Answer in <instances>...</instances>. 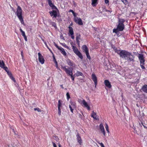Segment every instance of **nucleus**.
<instances>
[{
  "label": "nucleus",
  "instance_id": "obj_18",
  "mask_svg": "<svg viewBox=\"0 0 147 147\" xmlns=\"http://www.w3.org/2000/svg\"><path fill=\"white\" fill-rule=\"evenodd\" d=\"M104 84L108 88H111L112 86L111 84V83L108 80H105L104 81Z\"/></svg>",
  "mask_w": 147,
  "mask_h": 147
},
{
  "label": "nucleus",
  "instance_id": "obj_20",
  "mask_svg": "<svg viewBox=\"0 0 147 147\" xmlns=\"http://www.w3.org/2000/svg\"><path fill=\"white\" fill-rule=\"evenodd\" d=\"M81 38V35L80 34H77L76 37V43L78 45V46H80V40Z\"/></svg>",
  "mask_w": 147,
  "mask_h": 147
},
{
  "label": "nucleus",
  "instance_id": "obj_5",
  "mask_svg": "<svg viewBox=\"0 0 147 147\" xmlns=\"http://www.w3.org/2000/svg\"><path fill=\"white\" fill-rule=\"evenodd\" d=\"M138 59L140 60V66L143 69H145V67L144 66L145 65V59L144 55L142 54H139L138 56Z\"/></svg>",
  "mask_w": 147,
  "mask_h": 147
},
{
  "label": "nucleus",
  "instance_id": "obj_50",
  "mask_svg": "<svg viewBox=\"0 0 147 147\" xmlns=\"http://www.w3.org/2000/svg\"><path fill=\"white\" fill-rule=\"evenodd\" d=\"M72 24H73L72 23H71L70 24V26H72Z\"/></svg>",
  "mask_w": 147,
  "mask_h": 147
},
{
  "label": "nucleus",
  "instance_id": "obj_46",
  "mask_svg": "<svg viewBox=\"0 0 147 147\" xmlns=\"http://www.w3.org/2000/svg\"><path fill=\"white\" fill-rule=\"evenodd\" d=\"M53 60L55 62V61H56L55 58L54 56H53Z\"/></svg>",
  "mask_w": 147,
  "mask_h": 147
},
{
  "label": "nucleus",
  "instance_id": "obj_49",
  "mask_svg": "<svg viewBox=\"0 0 147 147\" xmlns=\"http://www.w3.org/2000/svg\"><path fill=\"white\" fill-rule=\"evenodd\" d=\"M58 146H59V147H61V145L60 144H59Z\"/></svg>",
  "mask_w": 147,
  "mask_h": 147
},
{
  "label": "nucleus",
  "instance_id": "obj_37",
  "mask_svg": "<svg viewBox=\"0 0 147 147\" xmlns=\"http://www.w3.org/2000/svg\"><path fill=\"white\" fill-rule=\"evenodd\" d=\"M34 110L35 111H37L38 112H40L41 111L40 109L38 108H34Z\"/></svg>",
  "mask_w": 147,
  "mask_h": 147
},
{
  "label": "nucleus",
  "instance_id": "obj_47",
  "mask_svg": "<svg viewBox=\"0 0 147 147\" xmlns=\"http://www.w3.org/2000/svg\"><path fill=\"white\" fill-rule=\"evenodd\" d=\"M70 44L71 46V47H72V46H74V42H70Z\"/></svg>",
  "mask_w": 147,
  "mask_h": 147
},
{
  "label": "nucleus",
  "instance_id": "obj_26",
  "mask_svg": "<svg viewBox=\"0 0 147 147\" xmlns=\"http://www.w3.org/2000/svg\"><path fill=\"white\" fill-rule=\"evenodd\" d=\"M98 0H92V5L93 7H96L98 4Z\"/></svg>",
  "mask_w": 147,
  "mask_h": 147
},
{
  "label": "nucleus",
  "instance_id": "obj_1",
  "mask_svg": "<svg viewBox=\"0 0 147 147\" xmlns=\"http://www.w3.org/2000/svg\"><path fill=\"white\" fill-rule=\"evenodd\" d=\"M120 51L119 54L121 57L127 60L128 62H134L135 61V56L131 52L125 50Z\"/></svg>",
  "mask_w": 147,
  "mask_h": 147
},
{
  "label": "nucleus",
  "instance_id": "obj_31",
  "mask_svg": "<svg viewBox=\"0 0 147 147\" xmlns=\"http://www.w3.org/2000/svg\"><path fill=\"white\" fill-rule=\"evenodd\" d=\"M105 128L106 129V130H107V132L108 133H109V126H108V125L106 123L105 124Z\"/></svg>",
  "mask_w": 147,
  "mask_h": 147
},
{
  "label": "nucleus",
  "instance_id": "obj_14",
  "mask_svg": "<svg viewBox=\"0 0 147 147\" xmlns=\"http://www.w3.org/2000/svg\"><path fill=\"white\" fill-rule=\"evenodd\" d=\"M5 64L3 60H0V67L3 69L5 71L8 70V68L6 66H5Z\"/></svg>",
  "mask_w": 147,
  "mask_h": 147
},
{
  "label": "nucleus",
  "instance_id": "obj_32",
  "mask_svg": "<svg viewBox=\"0 0 147 147\" xmlns=\"http://www.w3.org/2000/svg\"><path fill=\"white\" fill-rule=\"evenodd\" d=\"M121 1L125 5H126L128 3V1L127 0H121Z\"/></svg>",
  "mask_w": 147,
  "mask_h": 147
},
{
  "label": "nucleus",
  "instance_id": "obj_2",
  "mask_svg": "<svg viewBox=\"0 0 147 147\" xmlns=\"http://www.w3.org/2000/svg\"><path fill=\"white\" fill-rule=\"evenodd\" d=\"M49 5L53 9L52 11H49V13L51 17L53 16V18H56L59 16V11L57 8L52 2L51 0H47Z\"/></svg>",
  "mask_w": 147,
  "mask_h": 147
},
{
  "label": "nucleus",
  "instance_id": "obj_23",
  "mask_svg": "<svg viewBox=\"0 0 147 147\" xmlns=\"http://www.w3.org/2000/svg\"><path fill=\"white\" fill-rule=\"evenodd\" d=\"M83 52L86 53L89 51L86 45H83L82 47Z\"/></svg>",
  "mask_w": 147,
  "mask_h": 147
},
{
  "label": "nucleus",
  "instance_id": "obj_12",
  "mask_svg": "<svg viewBox=\"0 0 147 147\" xmlns=\"http://www.w3.org/2000/svg\"><path fill=\"white\" fill-rule=\"evenodd\" d=\"M71 112L73 113V110L76 108V103L72 102H70V105L69 106Z\"/></svg>",
  "mask_w": 147,
  "mask_h": 147
},
{
  "label": "nucleus",
  "instance_id": "obj_4",
  "mask_svg": "<svg viewBox=\"0 0 147 147\" xmlns=\"http://www.w3.org/2000/svg\"><path fill=\"white\" fill-rule=\"evenodd\" d=\"M125 22V20L122 18H119L118 21V24L117 28L118 29V31H123L125 28V25L124 23Z\"/></svg>",
  "mask_w": 147,
  "mask_h": 147
},
{
  "label": "nucleus",
  "instance_id": "obj_34",
  "mask_svg": "<svg viewBox=\"0 0 147 147\" xmlns=\"http://www.w3.org/2000/svg\"><path fill=\"white\" fill-rule=\"evenodd\" d=\"M69 12H71L72 13H73V15H74V17H76V13H75L74 12V11L72 10H71V9H70L69 10Z\"/></svg>",
  "mask_w": 147,
  "mask_h": 147
},
{
  "label": "nucleus",
  "instance_id": "obj_44",
  "mask_svg": "<svg viewBox=\"0 0 147 147\" xmlns=\"http://www.w3.org/2000/svg\"><path fill=\"white\" fill-rule=\"evenodd\" d=\"M21 55L22 57V58L23 59L24 58V55L22 51L21 52Z\"/></svg>",
  "mask_w": 147,
  "mask_h": 147
},
{
  "label": "nucleus",
  "instance_id": "obj_35",
  "mask_svg": "<svg viewBox=\"0 0 147 147\" xmlns=\"http://www.w3.org/2000/svg\"><path fill=\"white\" fill-rule=\"evenodd\" d=\"M55 64L56 67L58 69L60 70V69H59V68L58 67V63H57V61H55Z\"/></svg>",
  "mask_w": 147,
  "mask_h": 147
},
{
  "label": "nucleus",
  "instance_id": "obj_39",
  "mask_svg": "<svg viewBox=\"0 0 147 147\" xmlns=\"http://www.w3.org/2000/svg\"><path fill=\"white\" fill-rule=\"evenodd\" d=\"M71 76V78L72 80L73 81H74V80L75 77H74L73 76V75H71L70 76Z\"/></svg>",
  "mask_w": 147,
  "mask_h": 147
},
{
  "label": "nucleus",
  "instance_id": "obj_28",
  "mask_svg": "<svg viewBox=\"0 0 147 147\" xmlns=\"http://www.w3.org/2000/svg\"><path fill=\"white\" fill-rule=\"evenodd\" d=\"M67 63L68 65L70 66H73V63L70 60L68 59L67 61Z\"/></svg>",
  "mask_w": 147,
  "mask_h": 147
},
{
  "label": "nucleus",
  "instance_id": "obj_30",
  "mask_svg": "<svg viewBox=\"0 0 147 147\" xmlns=\"http://www.w3.org/2000/svg\"><path fill=\"white\" fill-rule=\"evenodd\" d=\"M86 54V55L87 57V58H88L90 60H91V57L90 56V55H89V51L87 52L86 53H85Z\"/></svg>",
  "mask_w": 147,
  "mask_h": 147
},
{
  "label": "nucleus",
  "instance_id": "obj_15",
  "mask_svg": "<svg viewBox=\"0 0 147 147\" xmlns=\"http://www.w3.org/2000/svg\"><path fill=\"white\" fill-rule=\"evenodd\" d=\"M81 104L83 105L84 107L86 108L88 110H90V106L88 105L86 102L85 100H82Z\"/></svg>",
  "mask_w": 147,
  "mask_h": 147
},
{
  "label": "nucleus",
  "instance_id": "obj_43",
  "mask_svg": "<svg viewBox=\"0 0 147 147\" xmlns=\"http://www.w3.org/2000/svg\"><path fill=\"white\" fill-rule=\"evenodd\" d=\"M52 144H53V147H57L56 145L54 142H53Z\"/></svg>",
  "mask_w": 147,
  "mask_h": 147
},
{
  "label": "nucleus",
  "instance_id": "obj_13",
  "mask_svg": "<svg viewBox=\"0 0 147 147\" xmlns=\"http://www.w3.org/2000/svg\"><path fill=\"white\" fill-rule=\"evenodd\" d=\"M92 79L94 82L95 87H96L97 84V79L95 74H92L91 76Z\"/></svg>",
  "mask_w": 147,
  "mask_h": 147
},
{
  "label": "nucleus",
  "instance_id": "obj_19",
  "mask_svg": "<svg viewBox=\"0 0 147 147\" xmlns=\"http://www.w3.org/2000/svg\"><path fill=\"white\" fill-rule=\"evenodd\" d=\"M6 71L7 72V74L9 76L10 78L14 82H16V80H15L14 78L13 77L11 73L8 70H8H7V71Z\"/></svg>",
  "mask_w": 147,
  "mask_h": 147
},
{
  "label": "nucleus",
  "instance_id": "obj_52",
  "mask_svg": "<svg viewBox=\"0 0 147 147\" xmlns=\"http://www.w3.org/2000/svg\"><path fill=\"white\" fill-rule=\"evenodd\" d=\"M47 47L48 49V48H49V47H48L47 46Z\"/></svg>",
  "mask_w": 147,
  "mask_h": 147
},
{
  "label": "nucleus",
  "instance_id": "obj_48",
  "mask_svg": "<svg viewBox=\"0 0 147 147\" xmlns=\"http://www.w3.org/2000/svg\"><path fill=\"white\" fill-rule=\"evenodd\" d=\"M48 49L50 51H51V52H52V51L50 49H49V48H48Z\"/></svg>",
  "mask_w": 147,
  "mask_h": 147
},
{
  "label": "nucleus",
  "instance_id": "obj_42",
  "mask_svg": "<svg viewBox=\"0 0 147 147\" xmlns=\"http://www.w3.org/2000/svg\"><path fill=\"white\" fill-rule=\"evenodd\" d=\"M109 0H105V3L106 4H109Z\"/></svg>",
  "mask_w": 147,
  "mask_h": 147
},
{
  "label": "nucleus",
  "instance_id": "obj_29",
  "mask_svg": "<svg viewBox=\"0 0 147 147\" xmlns=\"http://www.w3.org/2000/svg\"><path fill=\"white\" fill-rule=\"evenodd\" d=\"M76 75L77 77L79 76H83V73L79 71H77L76 74Z\"/></svg>",
  "mask_w": 147,
  "mask_h": 147
},
{
  "label": "nucleus",
  "instance_id": "obj_24",
  "mask_svg": "<svg viewBox=\"0 0 147 147\" xmlns=\"http://www.w3.org/2000/svg\"><path fill=\"white\" fill-rule=\"evenodd\" d=\"M58 49L60 51L61 53L64 56H65L66 55V53L65 51L64 50V49L63 48H62L61 47H60L59 48V49Z\"/></svg>",
  "mask_w": 147,
  "mask_h": 147
},
{
  "label": "nucleus",
  "instance_id": "obj_9",
  "mask_svg": "<svg viewBox=\"0 0 147 147\" xmlns=\"http://www.w3.org/2000/svg\"><path fill=\"white\" fill-rule=\"evenodd\" d=\"M74 21L79 25H82L83 24L82 21L80 18H78L76 16L74 18Z\"/></svg>",
  "mask_w": 147,
  "mask_h": 147
},
{
  "label": "nucleus",
  "instance_id": "obj_27",
  "mask_svg": "<svg viewBox=\"0 0 147 147\" xmlns=\"http://www.w3.org/2000/svg\"><path fill=\"white\" fill-rule=\"evenodd\" d=\"M91 116L92 117L95 119H96V113L94 112V111H92Z\"/></svg>",
  "mask_w": 147,
  "mask_h": 147
},
{
  "label": "nucleus",
  "instance_id": "obj_22",
  "mask_svg": "<svg viewBox=\"0 0 147 147\" xmlns=\"http://www.w3.org/2000/svg\"><path fill=\"white\" fill-rule=\"evenodd\" d=\"M20 32H21L22 35L24 37L25 40V41H27V37L26 35L25 32L23 31L21 28H20Z\"/></svg>",
  "mask_w": 147,
  "mask_h": 147
},
{
  "label": "nucleus",
  "instance_id": "obj_36",
  "mask_svg": "<svg viewBox=\"0 0 147 147\" xmlns=\"http://www.w3.org/2000/svg\"><path fill=\"white\" fill-rule=\"evenodd\" d=\"M66 96L67 97V99L68 100L69 98H70V95L68 92H67L66 93Z\"/></svg>",
  "mask_w": 147,
  "mask_h": 147
},
{
  "label": "nucleus",
  "instance_id": "obj_10",
  "mask_svg": "<svg viewBox=\"0 0 147 147\" xmlns=\"http://www.w3.org/2000/svg\"><path fill=\"white\" fill-rule=\"evenodd\" d=\"M38 58L39 62L42 64L45 63V60L43 56L40 53H38Z\"/></svg>",
  "mask_w": 147,
  "mask_h": 147
},
{
  "label": "nucleus",
  "instance_id": "obj_21",
  "mask_svg": "<svg viewBox=\"0 0 147 147\" xmlns=\"http://www.w3.org/2000/svg\"><path fill=\"white\" fill-rule=\"evenodd\" d=\"M100 129L101 132L103 133L104 136H105V131L104 127L102 123L100 124L99 125Z\"/></svg>",
  "mask_w": 147,
  "mask_h": 147
},
{
  "label": "nucleus",
  "instance_id": "obj_38",
  "mask_svg": "<svg viewBox=\"0 0 147 147\" xmlns=\"http://www.w3.org/2000/svg\"><path fill=\"white\" fill-rule=\"evenodd\" d=\"M64 47L66 48L67 49H69V47L67 46L65 44H64L62 45Z\"/></svg>",
  "mask_w": 147,
  "mask_h": 147
},
{
  "label": "nucleus",
  "instance_id": "obj_33",
  "mask_svg": "<svg viewBox=\"0 0 147 147\" xmlns=\"http://www.w3.org/2000/svg\"><path fill=\"white\" fill-rule=\"evenodd\" d=\"M118 29L117 28H114L113 30V32L117 34L118 32Z\"/></svg>",
  "mask_w": 147,
  "mask_h": 147
},
{
  "label": "nucleus",
  "instance_id": "obj_6",
  "mask_svg": "<svg viewBox=\"0 0 147 147\" xmlns=\"http://www.w3.org/2000/svg\"><path fill=\"white\" fill-rule=\"evenodd\" d=\"M61 68L65 72L68 76H70L73 75V69L71 68L68 67V68H66V66H62Z\"/></svg>",
  "mask_w": 147,
  "mask_h": 147
},
{
  "label": "nucleus",
  "instance_id": "obj_11",
  "mask_svg": "<svg viewBox=\"0 0 147 147\" xmlns=\"http://www.w3.org/2000/svg\"><path fill=\"white\" fill-rule=\"evenodd\" d=\"M68 28H69V34L71 35V38L72 39H74V32L72 27L69 26Z\"/></svg>",
  "mask_w": 147,
  "mask_h": 147
},
{
  "label": "nucleus",
  "instance_id": "obj_8",
  "mask_svg": "<svg viewBox=\"0 0 147 147\" xmlns=\"http://www.w3.org/2000/svg\"><path fill=\"white\" fill-rule=\"evenodd\" d=\"M63 101L61 100H58V104L57 105L58 109V114L59 115H61V107H62V103Z\"/></svg>",
  "mask_w": 147,
  "mask_h": 147
},
{
  "label": "nucleus",
  "instance_id": "obj_7",
  "mask_svg": "<svg viewBox=\"0 0 147 147\" xmlns=\"http://www.w3.org/2000/svg\"><path fill=\"white\" fill-rule=\"evenodd\" d=\"M72 49L73 51L75 54L76 55L82 60L83 59V57L82 53L78 50L77 48L75 46H73Z\"/></svg>",
  "mask_w": 147,
  "mask_h": 147
},
{
  "label": "nucleus",
  "instance_id": "obj_17",
  "mask_svg": "<svg viewBox=\"0 0 147 147\" xmlns=\"http://www.w3.org/2000/svg\"><path fill=\"white\" fill-rule=\"evenodd\" d=\"M142 125L144 128L147 129V121L146 120L142 121L141 122V123H139V125L142 127Z\"/></svg>",
  "mask_w": 147,
  "mask_h": 147
},
{
  "label": "nucleus",
  "instance_id": "obj_41",
  "mask_svg": "<svg viewBox=\"0 0 147 147\" xmlns=\"http://www.w3.org/2000/svg\"><path fill=\"white\" fill-rule=\"evenodd\" d=\"M55 46L58 49H59V48L60 47H59L58 45H57L56 43H55Z\"/></svg>",
  "mask_w": 147,
  "mask_h": 147
},
{
  "label": "nucleus",
  "instance_id": "obj_16",
  "mask_svg": "<svg viewBox=\"0 0 147 147\" xmlns=\"http://www.w3.org/2000/svg\"><path fill=\"white\" fill-rule=\"evenodd\" d=\"M76 137L78 142L79 143L80 145H82V140L79 133L78 132L77 134Z\"/></svg>",
  "mask_w": 147,
  "mask_h": 147
},
{
  "label": "nucleus",
  "instance_id": "obj_40",
  "mask_svg": "<svg viewBox=\"0 0 147 147\" xmlns=\"http://www.w3.org/2000/svg\"><path fill=\"white\" fill-rule=\"evenodd\" d=\"M99 144H100L101 147H105L104 144L102 142L99 143Z\"/></svg>",
  "mask_w": 147,
  "mask_h": 147
},
{
  "label": "nucleus",
  "instance_id": "obj_25",
  "mask_svg": "<svg viewBox=\"0 0 147 147\" xmlns=\"http://www.w3.org/2000/svg\"><path fill=\"white\" fill-rule=\"evenodd\" d=\"M142 90L143 92L147 93V85H143L142 87Z\"/></svg>",
  "mask_w": 147,
  "mask_h": 147
},
{
  "label": "nucleus",
  "instance_id": "obj_45",
  "mask_svg": "<svg viewBox=\"0 0 147 147\" xmlns=\"http://www.w3.org/2000/svg\"><path fill=\"white\" fill-rule=\"evenodd\" d=\"M52 26L54 27H55L56 26V24L54 22L53 23Z\"/></svg>",
  "mask_w": 147,
  "mask_h": 147
},
{
  "label": "nucleus",
  "instance_id": "obj_3",
  "mask_svg": "<svg viewBox=\"0 0 147 147\" xmlns=\"http://www.w3.org/2000/svg\"><path fill=\"white\" fill-rule=\"evenodd\" d=\"M22 11L21 8L19 6H18L16 12V15L21 24L24 25V23L22 16Z\"/></svg>",
  "mask_w": 147,
  "mask_h": 147
},
{
  "label": "nucleus",
  "instance_id": "obj_51",
  "mask_svg": "<svg viewBox=\"0 0 147 147\" xmlns=\"http://www.w3.org/2000/svg\"><path fill=\"white\" fill-rule=\"evenodd\" d=\"M42 40L43 41H44V40L42 38Z\"/></svg>",
  "mask_w": 147,
  "mask_h": 147
}]
</instances>
